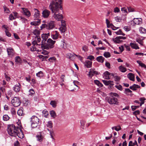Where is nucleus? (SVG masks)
Returning a JSON list of instances; mask_svg holds the SVG:
<instances>
[{
    "label": "nucleus",
    "instance_id": "4",
    "mask_svg": "<svg viewBox=\"0 0 146 146\" xmlns=\"http://www.w3.org/2000/svg\"><path fill=\"white\" fill-rule=\"evenodd\" d=\"M47 43L41 44V48L42 49L48 50L53 48L56 41L49 38L47 40Z\"/></svg>",
    "mask_w": 146,
    "mask_h": 146
},
{
    "label": "nucleus",
    "instance_id": "45",
    "mask_svg": "<svg viewBox=\"0 0 146 146\" xmlns=\"http://www.w3.org/2000/svg\"><path fill=\"white\" fill-rule=\"evenodd\" d=\"M9 118V117L7 115H5L3 116V119L5 121H8Z\"/></svg>",
    "mask_w": 146,
    "mask_h": 146
},
{
    "label": "nucleus",
    "instance_id": "16",
    "mask_svg": "<svg viewBox=\"0 0 146 146\" xmlns=\"http://www.w3.org/2000/svg\"><path fill=\"white\" fill-rule=\"evenodd\" d=\"M34 11L35 13L34 15L35 20L38 19L40 17V14L39 11L37 9H35Z\"/></svg>",
    "mask_w": 146,
    "mask_h": 146
},
{
    "label": "nucleus",
    "instance_id": "55",
    "mask_svg": "<svg viewBox=\"0 0 146 146\" xmlns=\"http://www.w3.org/2000/svg\"><path fill=\"white\" fill-rule=\"evenodd\" d=\"M60 21H61V26L63 27H66L65 21L63 20H61Z\"/></svg>",
    "mask_w": 146,
    "mask_h": 146
},
{
    "label": "nucleus",
    "instance_id": "31",
    "mask_svg": "<svg viewBox=\"0 0 146 146\" xmlns=\"http://www.w3.org/2000/svg\"><path fill=\"white\" fill-rule=\"evenodd\" d=\"M104 78L105 79L109 80L110 79L109 75H110L109 72L107 71H106L104 73Z\"/></svg>",
    "mask_w": 146,
    "mask_h": 146
},
{
    "label": "nucleus",
    "instance_id": "40",
    "mask_svg": "<svg viewBox=\"0 0 146 146\" xmlns=\"http://www.w3.org/2000/svg\"><path fill=\"white\" fill-rule=\"evenodd\" d=\"M85 123L86 122L84 121L81 120L80 121V123L81 124L80 127L83 129H84Z\"/></svg>",
    "mask_w": 146,
    "mask_h": 146
},
{
    "label": "nucleus",
    "instance_id": "28",
    "mask_svg": "<svg viewBox=\"0 0 146 146\" xmlns=\"http://www.w3.org/2000/svg\"><path fill=\"white\" fill-rule=\"evenodd\" d=\"M118 68L119 70L122 72H125L127 71V69L126 68L124 67L122 65L119 66Z\"/></svg>",
    "mask_w": 146,
    "mask_h": 146
},
{
    "label": "nucleus",
    "instance_id": "56",
    "mask_svg": "<svg viewBox=\"0 0 146 146\" xmlns=\"http://www.w3.org/2000/svg\"><path fill=\"white\" fill-rule=\"evenodd\" d=\"M61 44L60 46L62 48H64L65 46L66 45V43L64 41V40L61 41Z\"/></svg>",
    "mask_w": 146,
    "mask_h": 146
},
{
    "label": "nucleus",
    "instance_id": "30",
    "mask_svg": "<svg viewBox=\"0 0 146 146\" xmlns=\"http://www.w3.org/2000/svg\"><path fill=\"white\" fill-rule=\"evenodd\" d=\"M137 62L139 64V66H141L142 68H146V66L144 63L142 62L139 60H137Z\"/></svg>",
    "mask_w": 146,
    "mask_h": 146
},
{
    "label": "nucleus",
    "instance_id": "38",
    "mask_svg": "<svg viewBox=\"0 0 146 146\" xmlns=\"http://www.w3.org/2000/svg\"><path fill=\"white\" fill-rule=\"evenodd\" d=\"M17 113L18 115L19 116H22L23 115V108H20L17 111Z\"/></svg>",
    "mask_w": 146,
    "mask_h": 146
},
{
    "label": "nucleus",
    "instance_id": "10",
    "mask_svg": "<svg viewBox=\"0 0 146 146\" xmlns=\"http://www.w3.org/2000/svg\"><path fill=\"white\" fill-rule=\"evenodd\" d=\"M21 9L22 10L21 13L24 15L26 16L27 17L30 16L31 15L30 12L27 8L22 7L21 8Z\"/></svg>",
    "mask_w": 146,
    "mask_h": 146
},
{
    "label": "nucleus",
    "instance_id": "7",
    "mask_svg": "<svg viewBox=\"0 0 146 146\" xmlns=\"http://www.w3.org/2000/svg\"><path fill=\"white\" fill-rule=\"evenodd\" d=\"M11 103L14 107H17L20 105L21 102L19 97H15L12 99Z\"/></svg>",
    "mask_w": 146,
    "mask_h": 146
},
{
    "label": "nucleus",
    "instance_id": "60",
    "mask_svg": "<svg viewBox=\"0 0 146 146\" xmlns=\"http://www.w3.org/2000/svg\"><path fill=\"white\" fill-rule=\"evenodd\" d=\"M114 77L115 80L116 81H118L120 79V78L118 76H115Z\"/></svg>",
    "mask_w": 146,
    "mask_h": 146
},
{
    "label": "nucleus",
    "instance_id": "15",
    "mask_svg": "<svg viewBox=\"0 0 146 146\" xmlns=\"http://www.w3.org/2000/svg\"><path fill=\"white\" fill-rule=\"evenodd\" d=\"M7 50L8 55L11 56H13L14 54V51L13 49L11 47H9L7 48Z\"/></svg>",
    "mask_w": 146,
    "mask_h": 146
},
{
    "label": "nucleus",
    "instance_id": "34",
    "mask_svg": "<svg viewBox=\"0 0 146 146\" xmlns=\"http://www.w3.org/2000/svg\"><path fill=\"white\" fill-rule=\"evenodd\" d=\"M32 33L35 35L36 36H39V35L40 34V31L38 30L35 29L34 30L33 32Z\"/></svg>",
    "mask_w": 146,
    "mask_h": 146
},
{
    "label": "nucleus",
    "instance_id": "51",
    "mask_svg": "<svg viewBox=\"0 0 146 146\" xmlns=\"http://www.w3.org/2000/svg\"><path fill=\"white\" fill-rule=\"evenodd\" d=\"M47 126L49 128H52V123L51 121H49L48 122Z\"/></svg>",
    "mask_w": 146,
    "mask_h": 146
},
{
    "label": "nucleus",
    "instance_id": "36",
    "mask_svg": "<svg viewBox=\"0 0 146 146\" xmlns=\"http://www.w3.org/2000/svg\"><path fill=\"white\" fill-rule=\"evenodd\" d=\"M50 113L51 117L54 118L56 116L55 112L53 110L50 111Z\"/></svg>",
    "mask_w": 146,
    "mask_h": 146
},
{
    "label": "nucleus",
    "instance_id": "24",
    "mask_svg": "<svg viewBox=\"0 0 146 146\" xmlns=\"http://www.w3.org/2000/svg\"><path fill=\"white\" fill-rule=\"evenodd\" d=\"M140 88V86L136 84H134L132 86L129 87V89L133 90H136L137 88Z\"/></svg>",
    "mask_w": 146,
    "mask_h": 146
},
{
    "label": "nucleus",
    "instance_id": "41",
    "mask_svg": "<svg viewBox=\"0 0 146 146\" xmlns=\"http://www.w3.org/2000/svg\"><path fill=\"white\" fill-rule=\"evenodd\" d=\"M15 61L17 63H21V62L22 61L19 56H17L15 57Z\"/></svg>",
    "mask_w": 146,
    "mask_h": 146
},
{
    "label": "nucleus",
    "instance_id": "27",
    "mask_svg": "<svg viewBox=\"0 0 146 146\" xmlns=\"http://www.w3.org/2000/svg\"><path fill=\"white\" fill-rule=\"evenodd\" d=\"M130 45L133 48L135 49H139V47L137 44H134L133 43H131L130 44Z\"/></svg>",
    "mask_w": 146,
    "mask_h": 146
},
{
    "label": "nucleus",
    "instance_id": "14",
    "mask_svg": "<svg viewBox=\"0 0 146 146\" xmlns=\"http://www.w3.org/2000/svg\"><path fill=\"white\" fill-rule=\"evenodd\" d=\"M50 35V34L49 33L42 34L41 37L43 39V40L42 41L41 44L43 43L44 42L46 41Z\"/></svg>",
    "mask_w": 146,
    "mask_h": 146
},
{
    "label": "nucleus",
    "instance_id": "57",
    "mask_svg": "<svg viewBox=\"0 0 146 146\" xmlns=\"http://www.w3.org/2000/svg\"><path fill=\"white\" fill-rule=\"evenodd\" d=\"M9 18V19L10 20H14V19H16V17H14L13 16V15L12 14H11L10 15Z\"/></svg>",
    "mask_w": 146,
    "mask_h": 146
},
{
    "label": "nucleus",
    "instance_id": "47",
    "mask_svg": "<svg viewBox=\"0 0 146 146\" xmlns=\"http://www.w3.org/2000/svg\"><path fill=\"white\" fill-rule=\"evenodd\" d=\"M132 92V91L129 88H125V89L124 93L127 95H129V93H131Z\"/></svg>",
    "mask_w": 146,
    "mask_h": 146
},
{
    "label": "nucleus",
    "instance_id": "11",
    "mask_svg": "<svg viewBox=\"0 0 146 146\" xmlns=\"http://www.w3.org/2000/svg\"><path fill=\"white\" fill-rule=\"evenodd\" d=\"M50 13L51 12L50 11L46 9H45L42 12V16L44 18H48Z\"/></svg>",
    "mask_w": 146,
    "mask_h": 146
},
{
    "label": "nucleus",
    "instance_id": "63",
    "mask_svg": "<svg viewBox=\"0 0 146 146\" xmlns=\"http://www.w3.org/2000/svg\"><path fill=\"white\" fill-rule=\"evenodd\" d=\"M5 32L6 33V35L8 37H10L11 36V33L8 31V30H5Z\"/></svg>",
    "mask_w": 146,
    "mask_h": 146
},
{
    "label": "nucleus",
    "instance_id": "37",
    "mask_svg": "<svg viewBox=\"0 0 146 146\" xmlns=\"http://www.w3.org/2000/svg\"><path fill=\"white\" fill-rule=\"evenodd\" d=\"M139 101L141 102L140 106H142L145 102V101L146 100V98L144 97L141 98L139 99Z\"/></svg>",
    "mask_w": 146,
    "mask_h": 146
},
{
    "label": "nucleus",
    "instance_id": "39",
    "mask_svg": "<svg viewBox=\"0 0 146 146\" xmlns=\"http://www.w3.org/2000/svg\"><path fill=\"white\" fill-rule=\"evenodd\" d=\"M66 27H63L60 26L59 28V29L61 33H64L66 31Z\"/></svg>",
    "mask_w": 146,
    "mask_h": 146
},
{
    "label": "nucleus",
    "instance_id": "22",
    "mask_svg": "<svg viewBox=\"0 0 146 146\" xmlns=\"http://www.w3.org/2000/svg\"><path fill=\"white\" fill-rule=\"evenodd\" d=\"M39 119L36 116L33 115L31 118V122L39 123Z\"/></svg>",
    "mask_w": 146,
    "mask_h": 146
},
{
    "label": "nucleus",
    "instance_id": "19",
    "mask_svg": "<svg viewBox=\"0 0 146 146\" xmlns=\"http://www.w3.org/2000/svg\"><path fill=\"white\" fill-rule=\"evenodd\" d=\"M126 15H124L123 16H122L121 17L117 16L116 17H115V19L116 21L120 22L122 20H125L126 19Z\"/></svg>",
    "mask_w": 146,
    "mask_h": 146
},
{
    "label": "nucleus",
    "instance_id": "62",
    "mask_svg": "<svg viewBox=\"0 0 146 146\" xmlns=\"http://www.w3.org/2000/svg\"><path fill=\"white\" fill-rule=\"evenodd\" d=\"M140 106H132L131 107L132 110L133 111H134L137 108H138Z\"/></svg>",
    "mask_w": 146,
    "mask_h": 146
},
{
    "label": "nucleus",
    "instance_id": "42",
    "mask_svg": "<svg viewBox=\"0 0 146 146\" xmlns=\"http://www.w3.org/2000/svg\"><path fill=\"white\" fill-rule=\"evenodd\" d=\"M36 76L37 77L41 78L43 76L44 74L43 72L41 71L39 72L38 73L36 74Z\"/></svg>",
    "mask_w": 146,
    "mask_h": 146
},
{
    "label": "nucleus",
    "instance_id": "23",
    "mask_svg": "<svg viewBox=\"0 0 146 146\" xmlns=\"http://www.w3.org/2000/svg\"><path fill=\"white\" fill-rule=\"evenodd\" d=\"M102 81L104 84L106 85H110L113 86L114 85L113 82L111 80H103Z\"/></svg>",
    "mask_w": 146,
    "mask_h": 146
},
{
    "label": "nucleus",
    "instance_id": "50",
    "mask_svg": "<svg viewBox=\"0 0 146 146\" xmlns=\"http://www.w3.org/2000/svg\"><path fill=\"white\" fill-rule=\"evenodd\" d=\"M36 137L37 138V140L39 141L40 142H41L42 140L43 137L41 135H37L36 136Z\"/></svg>",
    "mask_w": 146,
    "mask_h": 146
},
{
    "label": "nucleus",
    "instance_id": "1",
    "mask_svg": "<svg viewBox=\"0 0 146 146\" xmlns=\"http://www.w3.org/2000/svg\"><path fill=\"white\" fill-rule=\"evenodd\" d=\"M55 1H52L49 6V8L52 11V13H54L53 17L55 19L58 21H60L62 19V15L59 13L60 9L62 8L61 4L62 0H55Z\"/></svg>",
    "mask_w": 146,
    "mask_h": 146
},
{
    "label": "nucleus",
    "instance_id": "44",
    "mask_svg": "<svg viewBox=\"0 0 146 146\" xmlns=\"http://www.w3.org/2000/svg\"><path fill=\"white\" fill-rule=\"evenodd\" d=\"M139 31L141 33H145L146 32V30L145 29L141 27L139 28Z\"/></svg>",
    "mask_w": 146,
    "mask_h": 146
},
{
    "label": "nucleus",
    "instance_id": "54",
    "mask_svg": "<svg viewBox=\"0 0 146 146\" xmlns=\"http://www.w3.org/2000/svg\"><path fill=\"white\" fill-rule=\"evenodd\" d=\"M121 11L123 13H128L127 9L125 7H123L121 8Z\"/></svg>",
    "mask_w": 146,
    "mask_h": 146
},
{
    "label": "nucleus",
    "instance_id": "48",
    "mask_svg": "<svg viewBox=\"0 0 146 146\" xmlns=\"http://www.w3.org/2000/svg\"><path fill=\"white\" fill-rule=\"evenodd\" d=\"M110 96H115L117 97H118L119 96V95L117 93H115L111 92L110 93Z\"/></svg>",
    "mask_w": 146,
    "mask_h": 146
},
{
    "label": "nucleus",
    "instance_id": "49",
    "mask_svg": "<svg viewBox=\"0 0 146 146\" xmlns=\"http://www.w3.org/2000/svg\"><path fill=\"white\" fill-rule=\"evenodd\" d=\"M104 56L106 58H109L111 56L110 54L108 52H105L104 54Z\"/></svg>",
    "mask_w": 146,
    "mask_h": 146
},
{
    "label": "nucleus",
    "instance_id": "25",
    "mask_svg": "<svg viewBox=\"0 0 146 146\" xmlns=\"http://www.w3.org/2000/svg\"><path fill=\"white\" fill-rule=\"evenodd\" d=\"M127 77L130 80L132 81L135 80V76L132 73H129L127 76Z\"/></svg>",
    "mask_w": 146,
    "mask_h": 146
},
{
    "label": "nucleus",
    "instance_id": "53",
    "mask_svg": "<svg viewBox=\"0 0 146 146\" xmlns=\"http://www.w3.org/2000/svg\"><path fill=\"white\" fill-rule=\"evenodd\" d=\"M115 87L116 88L120 90L121 91L122 90V87L121 85H116Z\"/></svg>",
    "mask_w": 146,
    "mask_h": 146
},
{
    "label": "nucleus",
    "instance_id": "20",
    "mask_svg": "<svg viewBox=\"0 0 146 146\" xmlns=\"http://www.w3.org/2000/svg\"><path fill=\"white\" fill-rule=\"evenodd\" d=\"M85 66L87 68H90L92 66V62L88 60H86L84 63Z\"/></svg>",
    "mask_w": 146,
    "mask_h": 146
},
{
    "label": "nucleus",
    "instance_id": "32",
    "mask_svg": "<svg viewBox=\"0 0 146 146\" xmlns=\"http://www.w3.org/2000/svg\"><path fill=\"white\" fill-rule=\"evenodd\" d=\"M12 95V91L11 90L9 91L7 93V94H6V97L8 100H9V97H11Z\"/></svg>",
    "mask_w": 146,
    "mask_h": 146
},
{
    "label": "nucleus",
    "instance_id": "26",
    "mask_svg": "<svg viewBox=\"0 0 146 146\" xmlns=\"http://www.w3.org/2000/svg\"><path fill=\"white\" fill-rule=\"evenodd\" d=\"M105 58L102 56H100L96 58L97 60L99 62L103 63L104 61Z\"/></svg>",
    "mask_w": 146,
    "mask_h": 146
},
{
    "label": "nucleus",
    "instance_id": "8",
    "mask_svg": "<svg viewBox=\"0 0 146 146\" xmlns=\"http://www.w3.org/2000/svg\"><path fill=\"white\" fill-rule=\"evenodd\" d=\"M126 39V37L117 36L115 38H113L112 40L114 43L119 44L123 41V40H125Z\"/></svg>",
    "mask_w": 146,
    "mask_h": 146
},
{
    "label": "nucleus",
    "instance_id": "35",
    "mask_svg": "<svg viewBox=\"0 0 146 146\" xmlns=\"http://www.w3.org/2000/svg\"><path fill=\"white\" fill-rule=\"evenodd\" d=\"M50 104L53 108H55L56 106L57 102L55 100H52L51 101Z\"/></svg>",
    "mask_w": 146,
    "mask_h": 146
},
{
    "label": "nucleus",
    "instance_id": "61",
    "mask_svg": "<svg viewBox=\"0 0 146 146\" xmlns=\"http://www.w3.org/2000/svg\"><path fill=\"white\" fill-rule=\"evenodd\" d=\"M114 11L115 13H118L120 11V9L118 7H116L114 9Z\"/></svg>",
    "mask_w": 146,
    "mask_h": 146
},
{
    "label": "nucleus",
    "instance_id": "46",
    "mask_svg": "<svg viewBox=\"0 0 146 146\" xmlns=\"http://www.w3.org/2000/svg\"><path fill=\"white\" fill-rule=\"evenodd\" d=\"M39 123H36L35 122H31V125L33 128L36 127L38 124Z\"/></svg>",
    "mask_w": 146,
    "mask_h": 146
},
{
    "label": "nucleus",
    "instance_id": "18",
    "mask_svg": "<svg viewBox=\"0 0 146 146\" xmlns=\"http://www.w3.org/2000/svg\"><path fill=\"white\" fill-rule=\"evenodd\" d=\"M66 56L67 58L72 60H73L75 58V54H74L67 53L66 54Z\"/></svg>",
    "mask_w": 146,
    "mask_h": 146
},
{
    "label": "nucleus",
    "instance_id": "3",
    "mask_svg": "<svg viewBox=\"0 0 146 146\" xmlns=\"http://www.w3.org/2000/svg\"><path fill=\"white\" fill-rule=\"evenodd\" d=\"M20 129L19 127H16L14 125L12 124L8 126L7 131L10 135L16 136H19V130Z\"/></svg>",
    "mask_w": 146,
    "mask_h": 146
},
{
    "label": "nucleus",
    "instance_id": "52",
    "mask_svg": "<svg viewBox=\"0 0 146 146\" xmlns=\"http://www.w3.org/2000/svg\"><path fill=\"white\" fill-rule=\"evenodd\" d=\"M114 129L117 131H118L121 129V128L120 125L114 127Z\"/></svg>",
    "mask_w": 146,
    "mask_h": 146
},
{
    "label": "nucleus",
    "instance_id": "2",
    "mask_svg": "<svg viewBox=\"0 0 146 146\" xmlns=\"http://www.w3.org/2000/svg\"><path fill=\"white\" fill-rule=\"evenodd\" d=\"M41 40L39 36L33 37L32 39V44L33 46L31 48V50L34 51L36 50L37 48H41V44H39Z\"/></svg>",
    "mask_w": 146,
    "mask_h": 146
},
{
    "label": "nucleus",
    "instance_id": "59",
    "mask_svg": "<svg viewBox=\"0 0 146 146\" xmlns=\"http://www.w3.org/2000/svg\"><path fill=\"white\" fill-rule=\"evenodd\" d=\"M87 58V59H90V60H92L94 59V57L92 55H90L88 56Z\"/></svg>",
    "mask_w": 146,
    "mask_h": 146
},
{
    "label": "nucleus",
    "instance_id": "13",
    "mask_svg": "<svg viewBox=\"0 0 146 146\" xmlns=\"http://www.w3.org/2000/svg\"><path fill=\"white\" fill-rule=\"evenodd\" d=\"M98 74V72L95 70L94 69H90L88 76L92 78L93 76Z\"/></svg>",
    "mask_w": 146,
    "mask_h": 146
},
{
    "label": "nucleus",
    "instance_id": "43",
    "mask_svg": "<svg viewBox=\"0 0 146 146\" xmlns=\"http://www.w3.org/2000/svg\"><path fill=\"white\" fill-rule=\"evenodd\" d=\"M29 95L30 96H33L35 93V92L33 89H31L29 91Z\"/></svg>",
    "mask_w": 146,
    "mask_h": 146
},
{
    "label": "nucleus",
    "instance_id": "6",
    "mask_svg": "<svg viewBox=\"0 0 146 146\" xmlns=\"http://www.w3.org/2000/svg\"><path fill=\"white\" fill-rule=\"evenodd\" d=\"M106 100L110 104L117 105L119 104L117 99L113 96H107L106 98Z\"/></svg>",
    "mask_w": 146,
    "mask_h": 146
},
{
    "label": "nucleus",
    "instance_id": "33",
    "mask_svg": "<svg viewBox=\"0 0 146 146\" xmlns=\"http://www.w3.org/2000/svg\"><path fill=\"white\" fill-rule=\"evenodd\" d=\"M94 83L99 87H102L103 86V85L98 80H94Z\"/></svg>",
    "mask_w": 146,
    "mask_h": 146
},
{
    "label": "nucleus",
    "instance_id": "29",
    "mask_svg": "<svg viewBox=\"0 0 146 146\" xmlns=\"http://www.w3.org/2000/svg\"><path fill=\"white\" fill-rule=\"evenodd\" d=\"M37 21H33L31 23V25L36 26L39 25L40 23V20L38 19Z\"/></svg>",
    "mask_w": 146,
    "mask_h": 146
},
{
    "label": "nucleus",
    "instance_id": "17",
    "mask_svg": "<svg viewBox=\"0 0 146 146\" xmlns=\"http://www.w3.org/2000/svg\"><path fill=\"white\" fill-rule=\"evenodd\" d=\"M21 85L20 84L18 83L14 86L13 87V90L16 92H18L20 91L21 89Z\"/></svg>",
    "mask_w": 146,
    "mask_h": 146
},
{
    "label": "nucleus",
    "instance_id": "5",
    "mask_svg": "<svg viewBox=\"0 0 146 146\" xmlns=\"http://www.w3.org/2000/svg\"><path fill=\"white\" fill-rule=\"evenodd\" d=\"M55 27L54 22L53 21H51L47 24H42L40 26L41 30H42L44 28L50 30L52 29Z\"/></svg>",
    "mask_w": 146,
    "mask_h": 146
},
{
    "label": "nucleus",
    "instance_id": "9",
    "mask_svg": "<svg viewBox=\"0 0 146 146\" xmlns=\"http://www.w3.org/2000/svg\"><path fill=\"white\" fill-rule=\"evenodd\" d=\"M51 38L53 40H56L59 38H61L62 37L59 33L56 31H52L51 33Z\"/></svg>",
    "mask_w": 146,
    "mask_h": 146
},
{
    "label": "nucleus",
    "instance_id": "58",
    "mask_svg": "<svg viewBox=\"0 0 146 146\" xmlns=\"http://www.w3.org/2000/svg\"><path fill=\"white\" fill-rule=\"evenodd\" d=\"M124 30L126 31H128L130 30V28L128 26H125L124 27Z\"/></svg>",
    "mask_w": 146,
    "mask_h": 146
},
{
    "label": "nucleus",
    "instance_id": "21",
    "mask_svg": "<svg viewBox=\"0 0 146 146\" xmlns=\"http://www.w3.org/2000/svg\"><path fill=\"white\" fill-rule=\"evenodd\" d=\"M144 38V37H139L136 39V41L141 45L143 46V40Z\"/></svg>",
    "mask_w": 146,
    "mask_h": 146
},
{
    "label": "nucleus",
    "instance_id": "64",
    "mask_svg": "<svg viewBox=\"0 0 146 146\" xmlns=\"http://www.w3.org/2000/svg\"><path fill=\"white\" fill-rule=\"evenodd\" d=\"M20 19L22 20V21L23 22H26L27 21V20L25 18V17H20Z\"/></svg>",
    "mask_w": 146,
    "mask_h": 146
},
{
    "label": "nucleus",
    "instance_id": "12",
    "mask_svg": "<svg viewBox=\"0 0 146 146\" xmlns=\"http://www.w3.org/2000/svg\"><path fill=\"white\" fill-rule=\"evenodd\" d=\"M142 19L141 18H134L133 20L131 21V24L133 25H139L142 23Z\"/></svg>",
    "mask_w": 146,
    "mask_h": 146
}]
</instances>
